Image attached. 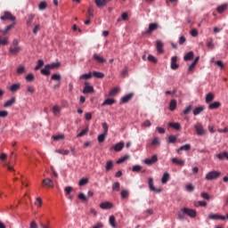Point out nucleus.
<instances>
[{"instance_id": "8", "label": "nucleus", "mask_w": 228, "mask_h": 228, "mask_svg": "<svg viewBox=\"0 0 228 228\" xmlns=\"http://www.w3.org/2000/svg\"><path fill=\"white\" fill-rule=\"evenodd\" d=\"M134 96V94L130 93L123 97H121V104H126L128 102L131 101V99H133V97Z\"/></svg>"}, {"instance_id": "62", "label": "nucleus", "mask_w": 228, "mask_h": 228, "mask_svg": "<svg viewBox=\"0 0 228 228\" xmlns=\"http://www.w3.org/2000/svg\"><path fill=\"white\" fill-rule=\"evenodd\" d=\"M208 220H218V214H209Z\"/></svg>"}, {"instance_id": "5", "label": "nucleus", "mask_w": 228, "mask_h": 228, "mask_svg": "<svg viewBox=\"0 0 228 228\" xmlns=\"http://www.w3.org/2000/svg\"><path fill=\"white\" fill-rule=\"evenodd\" d=\"M144 163L149 167H151V165H154V163H158V155H153L151 159H145Z\"/></svg>"}, {"instance_id": "9", "label": "nucleus", "mask_w": 228, "mask_h": 228, "mask_svg": "<svg viewBox=\"0 0 228 228\" xmlns=\"http://www.w3.org/2000/svg\"><path fill=\"white\" fill-rule=\"evenodd\" d=\"M22 51V48L20 46H10L9 47V53L10 54H19V53Z\"/></svg>"}, {"instance_id": "53", "label": "nucleus", "mask_w": 228, "mask_h": 228, "mask_svg": "<svg viewBox=\"0 0 228 228\" xmlns=\"http://www.w3.org/2000/svg\"><path fill=\"white\" fill-rule=\"evenodd\" d=\"M160 144H161V141L159 140V137H154L151 142V145H160Z\"/></svg>"}, {"instance_id": "14", "label": "nucleus", "mask_w": 228, "mask_h": 228, "mask_svg": "<svg viewBox=\"0 0 228 228\" xmlns=\"http://www.w3.org/2000/svg\"><path fill=\"white\" fill-rule=\"evenodd\" d=\"M43 186H48L49 188H53L54 187V182L51 180V178H46L43 180Z\"/></svg>"}, {"instance_id": "25", "label": "nucleus", "mask_w": 228, "mask_h": 228, "mask_svg": "<svg viewBox=\"0 0 228 228\" xmlns=\"http://www.w3.org/2000/svg\"><path fill=\"white\" fill-rule=\"evenodd\" d=\"M109 224L112 228H117V221L115 216H110L109 218Z\"/></svg>"}, {"instance_id": "39", "label": "nucleus", "mask_w": 228, "mask_h": 228, "mask_svg": "<svg viewBox=\"0 0 228 228\" xmlns=\"http://www.w3.org/2000/svg\"><path fill=\"white\" fill-rule=\"evenodd\" d=\"M120 195H121V199H128L129 198V191H127L126 189L122 190Z\"/></svg>"}, {"instance_id": "60", "label": "nucleus", "mask_w": 228, "mask_h": 228, "mask_svg": "<svg viewBox=\"0 0 228 228\" xmlns=\"http://www.w3.org/2000/svg\"><path fill=\"white\" fill-rule=\"evenodd\" d=\"M148 61H151V63H156L158 61V59L154 57V55H148Z\"/></svg>"}, {"instance_id": "34", "label": "nucleus", "mask_w": 228, "mask_h": 228, "mask_svg": "<svg viewBox=\"0 0 228 228\" xmlns=\"http://www.w3.org/2000/svg\"><path fill=\"white\" fill-rule=\"evenodd\" d=\"M20 88V84L17 83V84H13L10 86V90L11 92H12L13 94L15 92H17L19 89Z\"/></svg>"}, {"instance_id": "63", "label": "nucleus", "mask_w": 228, "mask_h": 228, "mask_svg": "<svg viewBox=\"0 0 228 228\" xmlns=\"http://www.w3.org/2000/svg\"><path fill=\"white\" fill-rule=\"evenodd\" d=\"M142 170V166L140 165H135L132 167L133 172H140Z\"/></svg>"}, {"instance_id": "19", "label": "nucleus", "mask_w": 228, "mask_h": 228, "mask_svg": "<svg viewBox=\"0 0 228 228\" xmlns=\"http://www.w3.org/2000/svg\"><path fill=\"white\" fill-rule=\"evenodd\" d=\"M94 3L98 8H102L103 6H106V4H108L107 0H94Z\"/></svg>"}, {"instance_id": "15", "label": "nucleus", "mask_w": 228, "mask_h": 228, "mask_svg": "<svg viewBox=\"0 0 228 228\" xmlns=\"http://www.w3.org/2000/svg\"><path fill=\"white\" fill-rule=\"evenodd\" d=\"M158 28H159V25L158 23H150L147 33L151 34V33H152V31H156V29H158Z\"/></svg>"}, {"instance_id": "58", "label": "nucleus", "mask_w": 228, "mask_h": 228, "mask_svg": "<svg viewBox=\"0 0 228 228\" xmlns=\"http://www.w3.org/2000/svg\"><path fill=\"white\" fill-rule=\"evenodd\" d=\"M151 126H152V124L149 119H146L144 122L142 123V127H151Z\"/></svg>"}, {"instance_id": "61", "label": "nucleus", "mask_w": 228, "mask_h": 228, "mask_svg": "<svg viewBox=\"0 0 228 228\" xmlns=\"http://www.w3.org/2000/svg\"><path fill=\"white\" fill-rule=\"evenodd\" d=\"M200 195L202 199H205V200H209V199H211V196L208 192H201Z\"/></svg>"}, {"instance_id": "31", "label": "nucleus", "mask_w": 228, "mask_h": 228, "mask_svg": "<svg viewBox=\"0 0 228 228\" xmlns=\"http://www.w3.org/2000/svg\"><path fill=\"white\" fill-rule=\"evenodd\" d=\"M225 10H227L226 4H221V5L217 6V8H216V12H218V13H224V12H225Z\"/></svg>"}, {"instance_id": "26", "label": "nucleus", "mask_w": 228, "mask_h": 228, "mask_svg": "<svg viewBox=\"0 0 228 228\" xmlns=\"http://www.w3.org/2000/svg\"><path fill=\"white\" fill-rule=\"evenodd\" d=\"M111 104H115V99L108 98L102 103V106H111Z\"/></svg>"}, {"instance_id": "47", "label": "nucleus", "mask_w": 228, "mask_h": 228, "mask_svg": "<svg viewBox=\"0 0 228 228\" xmlns=\"http://www.w3.org/2000/svg\"><path fill=\"white\" fill-rule=\"evenodd\" d=\"M111 168H113V161L110 160L106 163L105 170H107V172H110Z\"/></svg>"}, {"instance_id": "21", "label": "nucleus", "mask_w": 228, "mask_h": 228, "mask_svg": "<svg viewBox=\"0 0 228 228\" xmlns=\"http://www.w3.org/2000/svg\"><path fill=\"white\" fill-rule=\"evenodd\" d=\"M118 92H120V87L116 86L110 91L109 95L110 97H115Z\"/></svg>"}, {"instance_id": "30", "label": "nucleus", "mask_w": 228, "mask_h": 228, "mask_svg": "<svg viewBox=\"0 0 228 228\" xmlns=\"http://www.w3.org/2000/svg\"><path fill=\"white\" fill-rule=\"evenodd\" d=\"M92 76L97 77V79H102V77H104V73L101 71H93Z\"/></svg>"}, {"instance_id": "12", "label": "nucleus", "mask_w": 228, "mask_h": 228, "mask_svg": "<svg viewBox=\"0 0 228 228\" xmlns=\"http://www.w3.org/2000/svg\"><path fill=\"white\" fill-rule=\"evenodd\" d=\"M125 143L124 142H119L118 143H116L112 149H114L115 152H120V151H122V149H124L125 147Z\"/></svg>"}, {"instance_id": "42", "label": "nucleus", "mask_w": 228, "mask_h": 228, "mask_svg": "<svg viewBox=\"0 0 228 228\" xmlns=\"http://www.w3.org/2000/svg\"><path fill=\"white\" fill-rule=\"evenodd\" d=\"M55 152L57 154H62V156H69L70 151L69 150H56Z\"/></svg>"}, {"instance_id": "10", "label": "nucleus", "mask_w": 228, "mask_h": 228, "mask_svg": "<svg viewBox=\"0 0 228 228\" xmlns=\"http://www.w3.org/2000/svg\"><path fill=\"white\" fill-rule=\"evenodd\" d=\"M100 208H101V209H112L113 203H111L110 201L102 202L100 204Z\"/></svg>"}, {"instance_id": "29", "label": "nucleus", "mask_w": 228, "mask_h": 228, "mask_svg": "<svg viewBox=\"0 0 228 228\" xmlns=\"http://www.w3.org/2000/svg\"><path fill=\"white\" fill-rule=\"evenodd\" d=\"M168 179H170V174L164 173L161 178L162 184H167V183H168Z\"/></svg>"}, {"instance_id": "2", "label": "nucleus", "mask_w": 228, "mask_h": 228, "mask_svg": "<svg viewBox=\"0 0 228 228\" xmlns=\"http://www.w3.org/2000/svg\"><path fill=\"white\" fill-rule=\"evenodd\" d=\"M220 175H222V173L219 171H210L206 175L205 179L207 181H215L216 179H218Z\"/></svg>"}, {"instance_id": "45", "label": "nucleus", "mask_w": 228, "mask_h": 228, "mask_svg": "<svg viewBox=\"0 0 228 228\" xmlns=\"http://www.w3.org/2000/svg\"><path fill=\"white\" fill-rule=\"evenodd\" d=\"M113 191H120V183L116 182L112 184Z\"/></svg>"}, {"instance_id": "28", "label": "nucleus", "mask_w": 228, "mask_h": 228, "mask_svg": "<svg viewBox=\"0 0 228 228\" xmlns=\"http://www.w3.org/2000/svg\"><path fill=\"white\" fill-rule=\"evenodd\" d=\"M191 149V145L187 143L184 145H182L178 150H177V153L179 154L181 152V151H190Z\"/></svg>"}, {"instance_id": "20", "label": "nucleus", "mask_w": 228, "mask_h": 228, "mask_svg": "<svg viewBox=\"0 0 228 228\" xmlns=\"http://www.w3.org/2000/svg\"><path fill=\"white\" fill-rule=\"evenodd\" d=\"M222 104L220 102H214L208 105V110H218Z\"/></svg>"}, {"instance_id": "51", "label": "nucleus", "mask_w": 228, "mask_h": 228, "mask_svg": "<svg viewBox=\"0 0 228 228\" xmlns=\"http://www.w3.org/2000/svg\"><path fill=\"white\" fill-rule=\"evenodd\" d=\"M39 10L44 11L47 8V3L45 1H43L38 5Z\"/></svg>"}, {"instance_id": "1", "label": "nucleus", "mask_w": 228, "mask_h": 228, "mask_svg": "<svg viewBox=\"0 0 228 228\" xmlns=\"http://www.w3.org/2000/svg\"><path fill=\"white\" fill-rule=\"evenodd\" d=\"M185 215L190 216V218H195L197 216V210L189 208H183L178 212V218L180 220H185Z\"/></svg>"}, {"instance_id": "7", "label": "nucleus", "mask_w": 228, "mask_h": 228, "mask_svg": "<svg viewBox=\"0 0 228 228\" xmlns=\"http://www.w3.org/2000/svg\"><path fill=\"white\" fill-rule=\"evenodd\" d=\"M170 69L172 70H177V69H179V65L177 64V56H173L171 58Z\"/></svg>"}, {"instance_id": "43", "label": "nucleus", "mask_w": 228, "mask_h": 228, "mask_svg": "<svg viewBox=\"0 0 228 228\" xmlns=\"http://www.w3.org/2000/svg\"><path fill=\"white\" fill-rule=\"evenodd\" d=\"M92 72L83 74L79 77V79H92Z\"/></svg>"}, {"instance_id": "38", "label": "nucleus", "mask_w": 228, "mask_h": 228, "mask_svg": "<svg viewBox=\"0 0 228 228\" xmlns=\"http://www.w3.org/2000/svg\"><path fill=\"white\" fill-rule=\"evenodd\" d=\"M27 69H26V66H20L17 69V74L20 75V74H26Z\"/></svg>"}, {"instance_id": "48", "label": "nucleus", "mask_w": 228, "mask_h": 228, "mask_svg": "<svg viewBox=\"0 0 228 228\" xmlns=\"http://www.w3.org/2000/svg\"><path fill=\"white\" fill-rule=\"evenodd\" d=\"M78 199H79V200H83L84 202L88 201V197H86V195H85V193H83V192H80L78 194Z\"/></svg>"}, {"instance_id": "11", "label": "nucleus", "mask_w": 228, "mask_h": 228, "mask_svg": "<svg viewBox=\"0 0 228 228\" xmlns=\"http://www.w3.org/2000/svg\"><path fill=\"white\" fill-rule=\"evenodd\" d=\"M94 60H95L98 63H106V58L102 57L101 54L94 53L93 55Z\"/></svg>"}, {"instance_id": "52", "label": "nucleus", "mask_w": 228, "mask_h": 228, "mask_svg": "<svg viewBox=\"0 0 228 228\" xmlns=\"http://www.w3.org/2000/svg\"><path fill=\"white\" fill-rule=\"evenodd\" d=\"M1 45H8V37H0V46Z\"/></svg>"}, {"instance_id": "17", "label": "nucleus", "mask_w": 228, "mask_h": 228, "mask_svg": "<svg viewBox=\"0 0 228 228\" xmlns=\"http://www.w3.org/2000/svg\"><path fill=\"white\" fill-rule=\"evenodd\" d=\"M40 72L42 76H51V69L47 64L45 66V68L41 69Z\"/></svg>"}, {"instance_id": "36", "label": "nucleus", "mask_w": 228, "mask_h": 228, "mask_svg": "<svg viewBox=\"0 0 228 228\" xmlns=\"http://www.w3.org/2000/svg\"><path fill=\"white\" fill-rule=\"evenodd\" d=\"M51 79L52 81H61V75L60 73L53 74Z\"/></svg>"}, {"instance_id": "13", "label": "nucleus", "mask_w": 228, "mask_h": 228, "mask_svg": "<svg viewBox=\"0 0 228 228\" xmlns=\"http://www.w3.org/2000/svg\"><path fill=\"white\" fill-rule=\"evenodd\" d=\"M171 161L174 165H178V167H184V160L182 159L173 158Z\"/></svg>"}, {"instance_id": "6", "label": "nucleus", "mask_w": 228, "mask_h": 228, "mask_svg": "<svg viewBox=\"0 0 228 228\" xmlns=\"http://www.w3.org/2000/svg\"><path fill=\"white\" fill-rule=\"evenodd\" d=\"M148 184H149V188L151 191H156L157 193H161V189H156V187H154V179L149 178Z\"/></svg>"}, {"instance_id": "35", "label": "nucleus", "mask_w": 228, "mask_h": 228, "mask_svg": "<svg viewBox=\"0 0 228 228\" xmlns=\"http://www.w3.org/2000/svg\"><path fill=\"white\" fill-rule=\"evenodd\" d=\"M193 58V52H189L183 56L184 61H190Z\"/></svg>"}, {"instance_id": "56", "label": "nucleus", "mask_w": 228, "mask_h": 228, "mask_svg": "<svg viewBox=\"0 0 228 228\" xmlns=\"http://www.w3.org/2000/svg\"><path fill=\"white\" fill-rule=\"evenodd\" d=\"M65 138V135L64 134H58V135H53V139L55 141V142H58L60 140H63Z\"/></svg>"}, {"instance_id": "3", "label": "nucleus", "mask_w": 228, "mask_h": 228, "mask_svg": "<svg viewBox=\"0 0 228 228\" xmlns=\"http://www.w3.org/2000/svg\"><path fill=\"white\" fill-rule=\"evenodd\" d=\"M194 129L198 134V136H204V134H206V130H204V126H202V124H196L194 126Z\"/></svg>"}, {"instance_id": "55", "label": "nucleus", "mask_w": 228, "mask_h": 228, "mask_svg": "<svg viewBox=\"0 0 228 228\" xmlns=\"http://www.w3.org/2000/svg\"><path fill=\"white\" fill-rule=\"evenodd\" d=\"M126 159H129V156L125 155L124 157L118 159L117 160L118 165H120V163H124V161H126Z\"/></svg>"}, {"instance_id": "4", "label": "nucleus", "mask_w": 228, "mask_h": 228, "mask_svg": "<svg viewBox=\"0 0 228 228\" xmlns=\"http://www.w3.org/2000/svg\"><path fill=\"white\" fill-rule=\"evenodd\" d=\"M1 20H15V16L10 12H4V15L0 17Z\"/></svg>"}, {"instance_id": "32", "label": "nucleus", "mask_w": 228, "mask_h": 228, "mask_svg": "<svg viewBox=\"0 0 228 228\" xmlns=\"http://www.w3.org/2000/svg\"><path fill=\"white\" fill-rule=\"evenodd\" d=\"M169 127H173V129H175L176 131L181 130V124L180 123H174V122H170L168 124Z\"/></svg>"}, {"instance_id": "64", "label": "nucleus", "mask_w": 228, "mask_h": 228, "mask_svg": "<svg viewBox=\"0 0 228 228\" xmlns=\"http://www.w3.org/2000/svg\"><path fill=\"white\" fill-rule=\"evenodd\" d=\"M94 17V8L90 7L88 9V16L87 19H92Z\"/></svg>"}, {"instance_id": "50", "label": "nucleus", "mask_w": 228, "mask_h": 228, "mask_svg": "<svg viewBox=\"0 0 228 228\" xmlns=\"http://www.w3.org/2000/svg\"><path fill=\"white\" fill-rule=\"evenodd\" d=\"M195 208H199L200 206L201 208H206L208 206V202L206 201H198L194 204Z\"/></svg>"}, {"instance_id": "46", "label": "nucleus", "mask_w": 228, "mask_h": 228, "mask_svg": "<svg viewBox=\"0 0 228 228\" xmlns=\"http://www.w3.org/2000/svg\"><path fill=\"white\" fill-rule=\"evenodd\" d=\"M85 184H88V178L84 177L79 180L78 186H85Z\"/></svg>"}, {"instance_id": "23", "label": "nucleus", "mask_w": 228, "mask_h": 228, "mask_svg": "<svg viewBox=\"0 0 228 228\" xmlns=\"http://www.w3.org/2000/svg\"><path fill=\"white\" fill-rule=\"evenodd\" d=\"M94 89L92 86H86L83 89V94H94Z\"/></svg>"}, {"instance_id": "41", "label": "nucleus", "mask_w": 228, "mask_h": 228, "mask_svg": "<svg viewBox=\"0 0 228 228\" xmlns=\"http://www.w3.org/2000/svg\"><path fill=\"white\" fill-rule=\"evenodd\" d=\"M44 67V60L40 59L37 61V65L35 67V70H40Z\"/></svg>"}, {"instance_id": "27", "label": "nucleus", "mask_w": 228, "mask_h": 228, "mask_svg": "<svg viewBox=\"0 0 228 228\" xmlns=\"http://www.w3.org/2000/svg\"><path fill=\"white\" fill-rule=\"evenodd\" d=\"M13 104H15V97H12V99L5 102L4 107L10 108V106H13Z\"/></svg>"}, {"instance_id": "16", "label": "nucleus", "mask_w": 228, "mask_h": 228, "mask_svg": "<svg viewBox=\"0 0 228 228\" xmlns=\"http://www.w3.org/2000/svg\"><path fill=\"white\" fill-rule=\"evenodd\" d=\"M156 47H157V51L158 53H159L160 54H162V53H164V45L163 43L161 42V40H157V43H156Z\"/></svg>"}, {"instance_id": "54", "label": "nucleus", "mask_w": 228, "mask_h": 228, "mask_svg": "<svg viewBox=\"0 0 228 228\" xmlns=\"http://www.w3.org/2000/svg\"><path fill=\"white\" fill-rule=\"evenodd\" d=\"M226 155H227V151H224L223 153L216 154V158L222 161L225 159Z\"/></svg>"}, {"instance_id": "59", "label": "nucleus", "mask_w": 228, "mask_h": 228, "mask_svg": "<svg viewBox=\"0 0 228 228\" xmlns=\"http://www.w3.org/2000/svg\"><path fill=\"white\" fill-rule=\"evenodd\" d=\"M13 26H15V22L8 25L5 28V30L3 32L4 35H6V33H8V31H11V29L13 28Z\"/></svg>"}, {"instance_id": "18", "label": "nucleus", "mask_w": 228, "mask_h": 228, "mask_svg": "<svg viewBox=\"0 0 228 228\" xmlns=\"http://www.w3.org/2000/svg\"><path fill=\"white\" fill-rule=\"evenodd\" d=\"M205 110H206V107L200 106V107L195 108L193 110L192 113L196 117L197 115H200L202 113V111H204Z\"/></svg>"}, {"instance_id": "44", "label": "nucleus", "mask_w": 228, "mask_h": 228, "mask_svg": "<svg viewBox=\"0 0 228 228\" xmlns=\"http://www.w3.org/2000/svg\"><path fill=\"white\" fill-rule=\"evenodd\" d=\"M26 81H28L29 83L35 81V75L33 73H29L26 76Z\"/></svg>"}, {"instance_id": "24", "label": "nucleus", "mask_w": 228, "mask_h": 228, "mask_svg": "<svg viewBox=\"0 0 228 228\" xmlns=\"http://www.w3.org/2000/svg\"><path fill=\"white\" fill-rule=\"evenodd\" d=\"M175 108H177V101L173 99L169 102V110L170 111H175Z\"/></svg>"}, {"instance_id": "57", "label": "nucleus", "mask_w": 228, "mask_h": 228, "mask_svg": "<svg viewBox=\"0 0 228 228\" xmlns=\"http://www.w3.org/2000/svg\"><path fill=\"white\" fill-rule=\"evenodd\" d=\"M168 142L169 143H175V142H177V137L175 135H169Z\"/></svg>"}, {"instance_id": "40", "label": "nucleus", "mask_w": 228, "mask_h": 228, "mask_svg": "<svg viewBox=\"0 0 228 228\" xmlns=\"http://www.w3.org/2000/svg\"><path fill=\"white\" fill-rule=\"evenodd\" d=\"M106 136H108V134H101L100 135H98V142L99 143H102V142H104L106 140Z\"/></svg>"}, {"instance_id": "22", "label": "nucleus", "mask_w": 228, "mask_h": 228, "mask_svg": "<svg viewBox=\"0 0 228 228\" xmlns=\"http://www.w3.org/2000/svg\"><path fill=\"white\" fill-rule=\"evenodd\" d=\"M50 70H54V69H60V67H61V62H53L51 64H46Z\"/></svg>"}, {"instance_id": "33", "label": "nucleus", "mask_w": 228, "mask_h": 228, "mask_svg": "<svg viewBox=\"0 0 228 228\" xmlns=\"http://www.w3.org/2000/svg\"><path fill=\"white\" fill-rule=\"evenodd\" d=\"M215 99V95H213L212 93H208L206 95L205 101L208 104V102H213V100Z\"/></svg>"}, {"instance_id": "37", "label": "nucleus", "mask_w": 228, "mask_h": 228, "mask_svg": "<svg viewBox=\"0 0 228 228\" xmlns=\"http://www.w3.org/2000/svg\"><path fill=\"white\" fill-rule=\"evenodd\" d=\"M52 111H53V115L56 116V115H58V113H61V108H60V106H58V105H55L52 108Z\"/></svg>"}, {"instance_id": "49", "label": "nucleus", "mask_w": 228, "mask_h": 228, "mask_svg": "<svg viewBox=\"0 0 228 228\" xmlns=\"http://www.w3.org/2000/svg\"><path fill=\"white\" fill-rule=\"evenodd\" d=\"M88 134V127L82 130L79 134H77V138H81L82 136H85V134Z\"/></svg>"}]
</instances>
